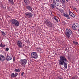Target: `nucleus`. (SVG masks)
<instances>
[{"label": "nucleus", "instance_id": "a211bd4d", "mask_svg": "<svg viewBox=\"0 0 79 79\" xmlns=\"http://www.w3.org/2000/svg\"><path fill=\"white\" fill-rule=\"evenodd\" d=\"M15 72L17 73V72H20L21 71V69L19 68H18V69H15L14 70Z\"/></svg>", "mask_w": 79, "mask_h": 79}, {"label": "nucleus", "instance_id": "7ed1b4c3", "mask_svg": "<svg viewBox=\"0 0 79 79\" xmlns=\"http://www.w3.org/2000/svg\"><path fill=\"white\" fill-rule=\"evenodd\" d=\"M19 63H20L22 67L24 68L26 63H27V60L26 59H21Z\"/></svg>", "mask_w": 79, "mask_h": 79}, {"label": "nucleus", "instance_id": "1a4fd4ad", "mask_svg": "<svg viewBox=\"0 0 79 79\" xmlns=\"http://www.w3.org/2000/svg\"><path fill=\"white\" fill-rule=\"evenodd\" d=\"M26 8L28 10H29L32 13L33 10H32V8L29 6H26Z\"/></svg>", "mask_w": 79, "mask_h": 79}, {"label": "nucleus", "instance_id": "2eb2a0df", "mask_svg": "<svg viewBox=\"0 0 79 79\" xmlns=\"http://www.w3.org/2000/svg\"><path fill=\"white\" fill-rule=\"evenodd\" d=\"M8 1L10 4H11V5H14V2H13V0H8Z\"/></svg>", "mask_w": 79, "mask_h": 79}, {"label": "nucleus", "instance_id": "ddd939ff", "mask_svg": "<svg viewBox=\"0 0 79 79\" xmlns=\"http://www.w3.org/2000/svg\"><path fill=\"white\" fill-rule=\"evenodd\" d=\"M24 2L26 5H29L30 4V2L29 0H24Z\"/></svg>", "mask_w": 79, "mask_h": 79}, {"label": "nucleus", "instance_id": "473e14b6", "mask_svg": "<svg viewBox=\"0 0 79 79\" xmlns=\"http://www.w3.org/2000/svg\"><path fill=\"white\" fill-rule=\"evenodd\" d=\"M24 74V72H23L22 73H21V76H23V75Z\"/></svg>", "mask_w": 79, "mask_h": 79}, {"label": "nucleus", "instance_id": "f03ea898", "mask_svg": "<svg viewBox=\"0 0 79 79\" xmlns=\"http://www.w3.org/2000/svg\"><path fill=\"white\" fill-rule=\"evenodd\" d=\"M11 22L12 23V24H13L15 26L18 27L19 26V23L18 21L15 19H11L10 20Z\"/></svg>", "mask_w": 79, "mask_h": 79}, {"label": "nucleus", "instance_id": "20e7f679", "mask_svg": "<svg viewBox=\"0 0 79 79\" xmlns=\"http://www.w3.org/2000/svg\"><path fill=\"white\" fill-rule=\"evenodd\" d=\"M25 15L26 17L28 18H32V16H33V14L29 12H27L25 13Z\"/></svg>", "mask_w": 79, "mask_h": 79}, {"label": "nucleus", "instance_id": "b1692460", "mask_svg": "<svg viewBox=\"0 0 79 79\" xmlns=\"http://www.w3.org/2000/svg\"><path fill=\"white\" fill-rule=\"evenodd\" d=\"M1 33H2V35L3 36H5L6 35V33L2 31Z\"/></svg>", "mask_w": 79, "mask_h": 79}, {"label": "nucleus", "instance_id": "39448f33", "mask_svg": "<svg viewBox=\"0 0 79 79\" xmlns=\"http://www.w3.org/2000/svg\"><path fill=\"white\" fill-rule=\"evenodd\" d=\"M72 33V31H71V30L69 29H66V32L65 33L66 36L68 38H69L70 35H71V33Z\"/></svg>", "mask_w": 79, "mask_h": 79}, {"label": "nucleus", "instance_id": "bb28decb", "mask_svg": "<svg viewBox=\"0 0 79 79\" xmlns=\"http://www.w3.org/2000/svg\"><path fill=\"white\" fill-rule=\"evenodd\" d=\"M74 25L75 26H76V27H78V24L77 23H74Z\"/></svg>", "mask_w": 79, "mask_h": 79}, {"label": "nucleus", "instance_id": "58836bf2", "mask_svg": "<svg viewBox=\"0 0 79 79\" xmlns=\"http://www.w3.org/2000/svg\"><path fill=\"white\" fill-rule=\"evenodd\" d=\"M0 47H1V45H0Z\"/></svg>", "mask_w": 79, "mask_h": 79}, {"label": "nucleus", "instance_id": "a878e982", "mask_svg": "<svg viewBox=\"0 0 79 79\" xmlns=\"http://www.w3.org/2000/svg\"><path fill=\"white\" fill-rule=\"evenodd\" d=\"M59 79H63V77H61V76H58Z\"/></svg>", "mask_w": 79, "mask_h": 79}, {"label": "nucleus", "instance_id": "0eeeda50", "mask_svg": "<svg viewBox=\"0 0 79 79\" xmlns=\"http://www.w3.org/2000/svg\"><path fill=\"white\" fill-rule=\"evenodd\" d=\"M45 24L47 26H49V27H52V24L50 21L49 20H46L45 21Z\"/></svg>", "mask_w": 79, "mask_h": 79}, {"label": "nucleus", "instance_id": "5701e85b", "mask_svg": "<svg viewBox=\"0 0 79 79\" xmlns=\"http://www.w3.org/2000/svg\"><path fill=\"white\" fill-rule=\"evenodd\" d=\"M72 27L73 30H76V27L74 25H72Z\"/></svg>", "mask_w": 79, "mask_h": 79}, {"label": "nucleus", "instance_id": "f257e3e1", "mask_svg": "<svg viewBox=\"0 0 79 79\" xmlns=\"http://www.w3.org/2000/svg\"><path fill=\"white\" fill-rule=\"evenodd\" d=\"M60 59L59 60V64L60 66H63L64 64V68L67 69L68 65V60L64 56H61L59 57Z\"/></svg>", "mask_w": 79, "mask_h": 79}, {"label": "nucleus", "instance_id": "f8f14e48", "mask_svg": "<svg viewBox=\"0 0 79 79\" xmlns=\"http://www.w3.org/2000/svg\"><path fill=\"white\" fill-rule=\"evenodd\" d=\"M18 75V74L17 73H15V74L14 73H13L11 75V77L13 78H14V77H16Z\"/></svg>", "mask_w": 79, "mask_h": 79}, {"label": "nucleus", "instance_id": "9d476101", "mask_svg": "<svg viewBox=\"0 0 79 79\" xmlns=\"http://www.w3.org/2000/svg\"><path fill=\"white\" fill-rule=\"evenodd\" d=\"M5 60V56L2 55H0V61H3Z\"/></svg>", "mask_w": 79, "mask_h": 79}, {"label": "nucleus", "instance_id": "2f4dec72", "mask_svg": "<svg viewBox=\"0 0 79 79\" xmlns=\"http://www.w3.org/2000/svg\"><path fill=\"white\" fill-rule=\"evenodd\" d=\"M6 51H8L9 50V48H6Z\"/></svg>", "mask_w": 79, "mask_h": 79}, {"label": "nucleus", "instance_id": "4be33fe9", "mask_svg": "<svg viewBox=\"0 0 79 79\" xmlns=\"http://www.w3.org/2000/svg\"><path fill=\"white\" fill-rule=\"evenodd\" d=\"M53 19H55V20H56V21H57V22H58V19H57V17L54 16Z\"/></svg>", "mask_w": 79, "mask_h": 79}, {"label": "nucleus", "instance_id": "f3484780", "mask_svg": "<svg viewBox=\"0 0 79 79\" xmlns=\"http://www.w3.org/2000/svg\"><path fill=\"white\" fill-rule=\"evenodd\" d=\"M64 16H65V17H66L67 18V19H70V17H69V15L68 14H64Z\"/></svg>", "mask_w": 79, "mask_h": 79}, {"label": "nucleus", "instance_id": "6e6552de", "mask_svg": "<svg viewBox=\"0 0 79 79\" xmlns=\"http://www.w3.org/2000/svg\"><path fill=\"white\" fill-rule=\"evenodd\" d=\"M17 44L19 48H22V42L21 40H18L17 41Z\"/></svg>", "mask_w": 79, "mask_h": 79}, {"label": "nucleus", "instance_id": "f704fd0d", "mask_svg": "<svg viewBox=\"0 0 79 79\" xmlns=\"http://www.w3.org/2000/svg\"><path fill=\"white\" fill-rule=\"evenodd\" d=\"M63 2H65V0H62Z\"/></svg>", "mask_w": 79, "mask_h": 79}, {"label": "nucleus", "instance_id": "412c9836", "mask_svg": "<svg viewBox=\"0 0 79 79\" xmlns=\"http://www.w3.org/2000/svg\"><path fill=\"white\" fill-rule=\"evenodd\" d=\"M77 78H78V77L76 75H75L73 77L72 79H77Z\"/></svg>", "mask_w": 79, "mask_h": 79}, {"label": "nucleus", "instance_id": "4c0bfd02", "mask_svg": "<svg viewBox=\"0 0 79 79\" xmlns=\"http://www.w3.org/2000/svg\"><path fill=\"white\" fill-rule=\"evenodd\" d=\"M67 2H68L69 0H66Z\"/></svg>", "mask_w": 79, "mask_h": 79}, {"label": "nucleus", "instance_id": "c85d7f7f", "mask_svg": "<svg viewBox=\"0 0 79 79\" xmlns=\"http://www.w3.org/2000/svg\"><path fill=\"white\" fill-rule=\"evenodd\" d=\"M60 11L61 13H63V10L62 9L60 10Z\"/></svg>", "mask_w": 79, "mask_h": 79}, {"label": "nucleus", "instance_id": "423d86ee", "mask_svg": "<svg viewBox=\"0 0 79 79\" xmlns=\"http://www.w3.org/2000/svg\"><path fill=\"white\" fill-rule=\"evenodd\" d=\"M31 56L32 58L37 59L38 58V55L37 52H33L31 54Z\"/></svg>", "mask_w": 79, "mask_h": 79}, {"label": "nucleus", "instance_id": "6ab92c4d", "mask_svg": "<svg viewBox=\"0 0 79 79\" xmlns=\"http://www.w3.org/2000/svg\"><path fill=\"white\" fill-rule=\"evenodd\" d=\"M73 44H74V45H77L79 44V43H78V42L76 41H73Z\"/></svg>", "mask_w": 79, "mask_h": 79}, {"label": "nucleus", "instance_id": "72a5a7b5", "mask_svg": "<svg viewBox=\"0 0 79 79\" xmlns=\"http://www.w3.org/2000/svg\"><path fill=\"white\" fill-rule=\"evenodd\" d=\"M15 58H13V61H14V63L15 62Z\"/></svg>", "mask_w": 79, "mask_h": 79}, {"label": "nucleus", "instance_id": "c756f323", "mask_svg": "<svg viewBox=\"0 0 79 79\" xmlns=\"http://www.w3.org/2000/svg\"><path fill=\"white\" fill-rule=\"evenodd\" d=\"M8 10H10V7L9 6H7Z\"/></svg>", "mask_w": 79, "mask_h": 79}, {"label": "nucleus", "instance_id": "7c9ffc66", "mask_svg": "<svg viewBox=\"0 0 79 79\" xmlns=\"http://www.w3.org/2000/svg\"><path fill=\"white\" fill-rule=\"evenodd\" d=\"M62 23H63V24H66V23L65 21H63L62 22Z\"/></svg>", "mask_w": 79, "mask_h": 79}, {"label": "nucleus", "instance_id": "4468645a", "mask_svg": "<svg viewBox=\"0 0 79 79\" xmlns=\"http://www.w3.org/2000/svg\"><path fill=\"white\" fill-rule=\"evenodd\" d=\"M7 60L8 61H10V60H12V57H11V56H7L6 58Z\"/></svg>", "mask_w": 79, "mask_h": 79}, {"label": "nucleus", "instance_id": "aec40b11", "mask_svg": "<svg viewBox=\"0 0 79 79\" xmlns=\"http://www.w3.org/2000/svg\"><path fill=\"white\" fill-rule=\"evenodd\" d=\"M50 6L52 9L54 8H55V5H54V4H53V3L52 4H51Z\"/></svg>", "mask_w": 79, "mask_h": 79}, {"label": "nucleus", "instance_id": "c9c22d12", "mask_svg": "<svg viewBox=\"0 0 79 79\" xmlns=\"http://www.w3.org/2000/svg\"><path fill=\"white\" fill-rule=\"evenodd\" d=\"M76 1H77V2H78L79 0H75Z\"/></svg>", "mask_w": 79, "mask_h": 79}, {"label": "nucleus", "instance_id": "393cba45", "mask_svg": "<svg viewBox=\"0 0 79 79\" xmlns=\"http://www.w3.org/2000/svg\"><path fill=\"white\" fill-rule=\"evenodd\" d=\"M0 45H1V47H5V45H3V44L2 43H1Z\"/></svg>", "mask_w": 79, "mask_h": 79}, {"label": "nucleus", "instance_id": "e433bc0d", "mask_svg": "<svg viewBox=\"0 0 79 79\" xmlns=\"http://www.w3.org/2000/svg\"><path fill=\"white\" fill-rule=\"evenodd\" d=\"M74 9H75V10H76V8H75V7H74Z\"/></svg>", "mask_w": 79, "mask_h": 79}, {"label": "nucleus", "instance_id": "cd10ccee", "mask_svg": "<svg viewBox=\"0 0 79 79\" xmlns=\"http://www.w3.org/2000/svg\"><path fill=\"white\" fill-rule=\"evenodd\" d=\"M53 2H58L59 0H53Z\"/></svg>", "mask_w": 79, "mask_h": 79}, {"label": "nucleus", "instance_id": "9b49d317", "mask_svg": "<svg viewBox=\"0 0 79 79\" xmlns=\"http://www.w3.org/2000/svg\"><path fill=\"white\" fill-rule=\"evenodd\" d=\"M69 15L70 16H71V17H72V18H74L75 16H76V15L74 14L73 12H71V11H69Z\"/></svg>", "mask_w": 79, "mask_h": 79}, {"label": "nucleus", "instance_id": "dca6fc26", "mask_svg": "<svg viewBox=\"0 0 79 79\" xmlns=\"http://www.w3.org/2000/svg\"><path fill=\"white\" fill-rule=\"evenodd\" d=\"M53 3L55 7H56V6H58L59 5V3H58L57 2H54Z\"/></svg>", "mask_w": 79, "mask_h": 79}]
</instances>
